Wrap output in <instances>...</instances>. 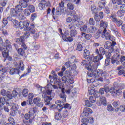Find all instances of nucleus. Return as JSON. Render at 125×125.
I'll return each mask as SVG.
<instances>
[{
  "instance_id": "nucleus-1",
  "label": "nucleus",
  "mask_w": 125,
  "mask_h": 125,
  "mask_svg": "<svg viewBox=\"0 0 125 125\" xmlns=\"http://www.w3.org/2000/svg\"><path fill=\"white\" fill-rule=\"evenodd\" d=\"M82 66H85L87 70H89L87 72L88 76H93L95 77V75H100L102 72L99 70L97 72L95 71L97 69L98 67V63H97L96 61H94V56L93 55H91L89 59H87V61L83 60L81 62Z\"/></svg>"
},
{
  "instance_id": "nucleus-2",
  "label": "nucleus",
  "mask_w": 125,
  "mask_h": 125,
  "mask_svg": "<svg viewBox=\"0 0 125 125\" xmlns=\"http://www.w3.org/2000/svg\"><path fill=\"white\" fill-rule=\"evenodd\" d=\"M23 25L24 26V30L27 31L24 33V35L23 36H21V40L22 42H24V40L28 39L30 37L31 34H35L36 33V30H35V25L34 24H30V21H27L23 22Z\"/></svg>"
},
{
  "instance_id": "nucleus-3",
  "label": "nucleus",
  "mask_w": 125,
  "mask_h": 125,
  "mask_svg": "<svg viewBox=\"0 0 125 125\" xmlns=\"http://www.w3.org/2000/svg\"><path fill=\"white\" fill-rule=\"evenodd\" d=\"M42 88L43 89H44L42 92L43 94L42 96L44 99V101L45 102H47L52 100V98L55 96V94L54 93H52V90L48 87Z\"/></svg>"
},
{
  "instance_id": "nucleus-4",
  "label": "nucleus",
  "mask_w": 125,
  "mask_h": 125,
  "mask_svg": "<svg viewBox=\"0 0 125 125\" xmlns=\"http://www.w3.org/2000/svg\"><path fill=\"white\" fill-rule=\"evenodd\" d=\"M73 20L74 22H77V23H76L75 25L76 27L80 28V31L81 32H84L85 33H88V27L87 25H84L83 26H82V25H83V21H80V18L78 17H74Z\"/></svg>"
},
{
  "instance_id": "nucleus-5",
  "label": "nucleus",
  "mask_w": 125,
  "mask_h": 125,
  "mask_svg": "<svg viewBox=\"0 0 125 125\" xmlns=\"http://www.w3.org/2000/svg\"><path fill=\"white\" fill-rule=\"evenodd\" d=\"M73 84L74 83V79L71 77V73L70 71H66L65 73V76L62 78V83H66Z\"/></svg>"
},
{
  "instance_id": "nucleus-6",
  "label": "nucleus",
  "mask_w": 125,
  "mask_h": 125,
  "mask_svg": "<svg viewBox=\"0 0 125 125\" xmlns=\"http://www.w3.org/2000/svg\"><path fill=\"white\" fill-rule=\"evenodd\" d=\"M18 41L20 42V44H21L22 47L18 49V53L20 55H21V56H24V55H25V53H26L25 50H27V49H28L27 45L25 44V39L24 40L23 42H22L21 37H20V39H18Z\"/></svg>"
},
{
  "instance_id": "nucleus-7",
  "label": "nucleus",
  "mask_w": 125,
  "mask_h": 125,
  "mask_svg": "<svg viewBox=\"0 0 125 125\" xmlns=\"http://www.w3.org/2000/svg\"><path fill=\"white\" fill-rule=\"evenodd\" d=\"M100 54L94 57V61L96 62V63H98V66H99V61L103 58V55L106 54V50L103 47H100L99 48Z\"/></svg>"
},
{
  "instance_id": "nucleus-8",
  "label": "nucleus",
  "mask_w": 125,
  "mask_h": 125,
  "mask_svg": "<svg viewBox=\"0 0 125 125\" xmlns=\"http://www.w3.org/2000/svg\"><path fill=\"white\" fill-rule=\"evenodd\" d=\"M49 78L50 80V83H54V84H57L59 85L61 83V79L59 78H58L57 74H55L53 76L50 75L49 76Z\"/></svg>"
},
{
  "instance_id": "nucleus-9",
  "label": "nucleus",
  "mask_w": 125,
  "mask_h": 125,
  "mask_svg": "<svg viewBox=\"0 0 125 125\" xmlns=\"http://www.w3.org/2000/svg\"><path fill=\"white\" fill-rule=\"evenodd\" d=\"M98 71H100V72H101L102 73L100 74H97V73H96V75H95V76H93L92 75H88V77H90L91 78H94L95 79L96 81H99L100 82H103V78L102 77L98 78L99 77H104V73H103V71L102 70H100L99 69H97L95 70V72H98Z\"/></svg>"
},
{
  "instance_id": "nucleus-10",
  "label": "nucleus",
  "mask_w": 125,
  "mask_h": 125,
  "mask_svg": "<svg viewBox=\"0 0 125 125\" xmlns=\"http://www.w3.org/2000/svg\"><path fill=\"white\" fill-rule=\"evenodd\" d=\"M8 51H8L7 49H1V52L2 53L3 57L6 58L4 59V61H5L6 59L9 60V61H11L12 60V58L9 56Z\"/></svg>"
},
{
  "instance_id": "nucleus-11",
  "label": "nucleus",
  "mask_w": 125,
  "mask_h": 125,
  "mask_svg": "<svg viewBox=\"0 0 125 125\" xmlns=\"http://www.w3.org/2000/svg\"><path fill=\"white\" fill-rule=\"evenodd\" d=\"M96 104L97 106H101L103 105V106H106L107 105V100L106 97L104 96H102L100 97V101H97L96 102Z\"/></svg>"
},
{
  "instance_id": "nucleus-12",
  "label": "nucleus",
  "mask_w": 125,
  "mask_h": 125,
  "mask_svg": "<svg viewBox=\"0 0 125 125\" xmlns=\"http://www.w3.org/2000/svg\"><path fill=\"white\" fill-rule=\"evenodd\" d=\"M119 60H120V54L116 53L111 58V63L112 64H115L116 63V64L118 65L119 62Z\"/></svg>"
},
{
  "instance_id": "nucleus-13",
  "label": "nucleus",
  "mask_w": 125,
  "mask_h": 125,
  "mask_svg": "<svg viewBox=\"0 0 125 125\" xmlns=\"http://www.w3.org/2000/svg\"><path fill=\"white\" fill-rule=\"evenodd\" d=\"M110 19L112 20V22L114 23H116L117 26L118 27H120L123 24V21L121 20H118L115 16H110Z\"/></svg>"
},
{
  "instance_id": "nucleus-14",
  "label": "nucleus",
  "mask_w": 125,
  "mask_h": 125,
  "mask_svg": "<svg viewBox=\"0 0 125 125\" xmlns=\"http://www.w3.org/2000/svg\"><path fill=\"white\" fill-rule=\"evenodd\" d=\"M100 27L104 29L103 31V34H105V32H107V28H108V22H104L103 21H101Z\"/></svg>"
},
{
  "instance_id": "nucleus-15",
  "label": "nucleus",
  "mask_w": 125,
  "mask_h": 125,
  "mask_svg": "<svg viewBox=\"0 0 125 125\" xmlns=\"http://www.w3.org/2000/svg\"><path fill=\"white\" fill-rule=\"evenodd\" d=\"M9 73L10 75H18L20 74V70L18 68H11L9 69Z\"/></svg>"
},
{
  "instance_id": "nucleus-16",
  "label": "nucleus",
  "mask_w": 125,
  "mask_h": 125,
  "mask_svg": "<svg viewBox=\"0 0 125 125\" xmlns=\"http://www.w3.org/2000/svg\"><path fill=\"white\" fill-rule=\"evenodd\" d=\"M117 70L119 71L118 72V75L119 76H122V75L124 76L125 77V67H123L122 66H119L117 67Z\"/></svg>"
},
{
  "instance_id": "nucleus-17",
  "label": "nucleus",
  "mask_w": 125,
  "mask_h": 125,
  "mask_svg": "<svg viewBox=\"0 0 125 125\" xmlns=\"http://www.w3.org/2000/svg\"><path fill=\"white\" fill-rule=\"evenodd\" d=\"M6 103V100L4 97H0V111L3 110V106Z\"/></svg>"
},
{
  "instance_id": "nucleus-18",
  "label": "nucleus",
  "mask_w": 125,
  "mask_h": 125,
  "mask_svg": "<svg viewBox=\"0 0 125 125\" xmlns=\"http://www.w3.org/2000/svg\"><path fill=\"white\" fill-rule=\"evenodd\" d=\"M28 99L27 100V104L32 105L33 104V98H34V94L30 93L28 96Z\"/></svg>"
},
{
  "instance_id": "nucleus-19",
  "label": "nucleus",
  "mask_w": 125,
  "mask_h": 125,
  "mask_svg": "<svg viewBox=\"0 0 125 125\" xmlns=\"http://www.w3.org/2000/svg\"><path fill=\"white\" fill-rule=\"evenodd\" d=\"M90 55V52L87 49H85L83 51V57L85 59H89L91 56Z\"/></svg>"
},
{
  "instance_id": "nucleus-20",
  "label": "nucleus",
  "mask_w": 125,
  "mask_h": 125,
  "mask_svg": "<svg viewBox=\"0 0 125 125\" xmlns=\"http://www.w3.org/2000/svg\"><path fill=\"white\" fill-rule=\"evenodd\" d=\"M65 102H66V100L64 101V99L62 98V102H61L60 104H59V108L58 109V112H62V110L64 109V106H65Z\"/></svg>"
},
{
  "instance_id": "nucleus-21",
  "label": "nucleus",
  "mask_w": 125,
  "mask_h": 125,
  "mask_svg": "<svg viewBox=\"0 0 125 125\" xmlns=\"http://www.w3.org/2000/svg\"><path fill=\"white\" fill-rule=\"evenodd\" d=\"M22 7V6L20 4H19V5H17L15 7L16 10L19 13V16H20V15H21V16H23V15H22V13H20L21 12V11H22V10H23V8Z\"/></svg>"
},
{
  "instance_id": "nucleus-22",
  "label": "nucleus",
  "mask_w": 125,
  "mask_h": 125,
  "mask_svg": "<svg viewBox=\"0 0 125 125\" xmlns=\"http://www.w3.org/2000/svg\"><path fill=\"white\" fill-rule=\"evenodd\" d=\"M5 42H6V46H4L3 47H4V48H1V49H6L8 51H9V49L11 48V45H10V42H9V40L7 39L5 41Z\"/></svg>"
},
{
  "instance_id": "nucleus-23",
  "label": "nucleus",
  "mask_w": 125,
  "mask_h": 125,
  "mask_svg": "<svg viewBox=\"0 0 125 125\" xmlns=\"http://www.w3.org/2000/svg\"><path fill=\"white\" fill-rule=\"evenodd\" d=\"M60 98H63V101H66V99H67V95L65 93V89H62V93L60 94Z\"/></svg>"
},
{
  "instance_id": "nucleus-24",
  "label": "nucleus",
  "mask_w": 125,
  "mask_h": 125,
  "mask_svg": "<svg viewBox=\"0 0 125 125\" xmlns=\"http://www.w3.org/2000/svg\"><path fill=\"white\" fill-rule=\"evenodd\" d=\"M46 102L45 105L47 106H49V108L52 109H56V108H57V106L55 105V104H52L51 103H50V101H48Z\"/></svg>"
},
{
  "instance_id": "nucleus-25",
  "label": "nucleus",
  "mask_w": 125,
  "mask_h": 125,
  "mask_svg": "<svg viewBox=\"0 0 125 125\" xmlns=\"http://www.w3.org/2000/svg\"><path fill=\"white\" fill-rule=\"evenodd\" d=\"M55 119L57 121H60L62 119V115H61V112L58 111L55 113Z\"/></svg>"
},
{
  "instance_id": "nucleus-26",
  "label": "nucleus",
  "mask_w": 125,
  "mask_h": 125,
  "mask_svg": "<svg viewBox=\"0 0 125 125\" xmlns=\"http://www.w3.org/2000/svg\"><path fill=\"white\" fill-rule=\"evenodd\" d=\"M106 3V0H101L99 3V7L100 8H104V7H105Z\"/></svg>"
},
{
  "instance_id": "nucleus-27",
  "label": "nucleus",
  "mask_w": 125,
  "mask_h": 125,
  "mask_svg": "<svg viewBox=\"0 0 125 125\" xmlns=\"http://www.w3.org/2000/svg\"><path fill=\"white\" fill-rule=\"evenodd\" d=\"M55 12V8H52V11L51 9L50 8H48L47 10V15H52V16H53L54 15V13ZM51 13V14H50Z\"/></svg>"
},
{
  "instance_id": "nucleus-28",
  "label": "nucleus",
  "mask_w": 125,
  "mask_h": 125,
  "mask_svg": "<svg viewBox=\"0 0 125 125\" xmlns=\"http://www.w3.org/2000/svg\"><path fill=\"white\" fill-rule=\"evenodd\" d=\"M62 39L65 42H73L74 41L73 37L70 36L67 37L66 35L62 36Z\"/></svg>"
},
{
  "instance_id": "nucleus-29",
  "label": "nucleus",
  "mask_w": 125,
  "mask_h": 125,
  "mask_svg": "<svg viewBox=\"0 0 125 125\" xmlns=\"http://www.w3.org/2000/svg\"><path fill=\"white\" fill-rule=\"evenodd\" d=\"M25 65H24V62L22 61H20L18 66L19 70H21V71H24V68Z\"/></svg>"
},
{
  "instance_id": "nucleus-30",
  "label": "nucleus",
  "mask_w": 125,
  "mask_h": 125,
  "mask_svg": "<svg viewBox=\"0 0 125 125\" xmlns=\"http://www.w3.org/2000/svg\"><path fill=\"white\" fill-rule=\"evenodd\" d=\"M12 19V18L10 16L7 17V19L4 18L3 19V25H4V26H6V25H7V24H8V21H7V20H9L10 21H11Z\"/></svg>"
},
{
  "instance_id": "nucleus-31",
  "label": "nucleus",
  "mask_w": 125,
  "mask_h": 125,
  "mask_svg": "<svg viewBox=\"0 0 125 125\" xmlns=\"http://www.w3.org/2000/svg\"><path fill=\"white\" fill-rule=\"evenodd\" d=\"M24 118L26 120V121H27V120L31 119V118L32 119H35V116H34V114L29 113V114H25V115L24 116Z\"/></svg>"
},
{
  "instance_id": "nucleus-32",
  "label": "nucleus",
  "mask_w": 125,
  "mask_h": 125,
  "mask_svg": "<svg viewBox=\"0 0 125 125\" xmlns=\"http://www.w3.org/2000/svg\"><path fill=\"white\" fill-rule=\"evenodd\" d=\"M10 13L11 16H16L17 14L19 15V13H18V12L16 10L14 9V8L11 9Z\"/></svg>"
},
{
  "instance_id": "nucleus-33",
  "label": "nucleus",
  "mask_w": 125,
  "mask_h": 125,
  "mask_svg": "<svg viewBox=\"0 0 125 125\" xmlns=\"http://www.w3.org/2000/svg\"><path fill=\"white\" fill-rule=\"evenodd\" d=\"M19 4H21V6L23 7V8H26V7H28V3L23 0H20L19 1Z\"/></svg>"
},
{
  "instance_id": "nucleus-34",
  "label": "nucleus",
  "mask_w": 125,
  "mask_h": 125,
  "mask_svg": "<svg viewBox=\"0 0 125 125\" xmlns=\"http://www.w3.org/2000/svg\"><path fill=\"white\" fill-rule=\"evenodd\" d=\"M97 29L96 27L93 26H90L89 28H88V33H95L96 32Z\"/></svg>"
},
{
  "instance_id": "nucleus-35",
  "label": "nucleus",
  "mask_w": 125,
  "mask_h": 125,
  "mask_svg": "<svg viewBox=\"0 0 125 125\" xmlns=\"http://www.w3.org/2000/svg\"><path fill=\"white\" fill-rule=\"evenodd\" d=\"M62 117H63L64 119H66L68 116H69V112H68V110L67 109H64L62 112Z\"/></svg>"
},
{
  "instance_id": "nucleus-36",
  "label": "nucleus",
  "mask_w": 125,
  "mask_h": 125,
  "mask_svg": "<svg viewBox=\"0 0 125 125\" xmlns=\"http://www.w3.org/2000/svg\"><path fill=\"white\" fill-rule=\"evenodd\" d=\"M120 61L122 65L124 66V70H125V56H121L120 57Z\"/></svg>"
},
{
  "instance_id": "nucleus-37",
  "label": "nucleus",
  "mask_w": 125,
  "mask_h": 125,
  "mask_svg": "<svg viewBox=\"0 0 125 125\" xmlns=\"http://www.w3.org/2000/svg\"><path fill=\"white\" fill-rule=\"evenodd\" d=\"M67 9H69V10H74L75 9V6L74 4L72 3H68L67 5Z\"/></svg>"
},
{
  "instance_id": "nucleus-38",
  "label": "nucleus",
  "mask_w": 125,
  "mask_h": 125,
  "mask_svg": "<svg viewBox=\"0 0 125 125\" xmlns=\"http://www.w3.org/2000/svg\"><path fill=\"white\" fill-rule=\"evenodd\" d=\"M62 13V9L59 7H57L56 9V15H61Z\"/></svg>"
},
{
  "instance_id": "nucleus-39",
  "label": "nucleus",
  "mask_w": 125,
  "mask_h": 125,
  "mask_svg": "<svg viewBox=\"0 0 125 125\" xmlns=\"http://www.w3.org/2000/svg\"><path fill=\"white\" fill-rule=\"evenodd\" d=\"M7 70H8V67H5L1 65L0 66V72H2V73H6Z\"/></svg>"
},
{
  "instance_id": "nucleus-40",
  "label": "nucleus",
  "mask_w": 125,
  "mask_h": 125,
  "mask_svg": "<svg viewBox=\"0 0 125 125\" xmlns=\"http://www.w3.org/2000/svg\"><path fill=\"white\" fill-rule=\"evenodd\" d=\"M88 92L90 95H92V94L95 95V90H94V88H91V87H89L88 89Z\"/></svg>"
},
{
  "instance_id": "nucleus-41",
  "label": "nucleus",
  "mask_w": 125,
  "mask_h": 125,
  "mask_svg": "<svg viewBox=\"0 0 125 125\" xmlns=\"http://www.w3.org/2000/svg\"><path fill=\"white\" fill-rule=\"evenodd\" d=\"M121 6H117L115 8H120V10L123 12H125V4H121Z\"/></svg>"
},
{
  "instance_id": "nucleus-42",
  "label": "nucleus",
  "mask_w": 125,
  "mask_h": 125,
  "mask_svg": "<svg viewBox=\"0 0 125 125\" xmlns=\"http://www.w3.org/2000/svg\"><path fill=\"white\" fill-rule=\"evenodd\" d=\"M13 26L14 28H18L19 27V22L18 21L15 20L13 21Z\"/></svg>"
},
{
  "instance_id": "nucleus-43",
  "label": "nucleus",
  "mask_w": 125,
  "mask_h": 125,
  "mask_svg": "<svg viewBox=\"0 0 125 125\" xmlns=\"http://www.w3.org/2000/svg\"><path fill=\"white\" fill-rule=\"evenodd\" d=\"M111 46L112 44H111V42H107L104 44V48L105 49H109Z\"/></svg>"
},
{
  "instance_id": "nucleus-44",
  "label": "nucleus",
  "mask_w": 125,
  "mask_h": 125,
  "mask_svg": "<svg viewBox=\"0 0 125 125\" xmlns=\"http://www.w3.org/2000/svg\"><path fill=\"white\" fill-rule=\"evenodd\" d=\"M28 94L29 90L28 89H23L22 91V95L24 96V97H27Z\"/></svg>"
},
{
  "instance_id": "nucleus-45",
  "label": "nucleus",
  "mask_w": 125,
  "mask_h": 125,
  "mask_svg": "<svg viewBox=\"0 0 125 125\" xmlns=\"http://www.w3.org/2000/svg\"><path fill=\"white\" fill-rule=\"evenodd\" d=\"M19 108V106H18V105L15 104H13L12 105L11 109L12 111H14V112L17 111Z\"/></svg>"
},
{
  "instance_id": "nucleus-46",
  "label": "nucleus",
  "mask_w": 125,
  "mask_h": 125,
  "mask_svg": "<svg viewBox=\"0 0 125 125\" xmlns=\"http://www.w3.org/2000/svg\"><path fill=\"white\" fill-rule=\"evenodd\" d=\"M6 105L7 106H4V110L5 112H7V113H8V112H9V108H8V107H9V106H10V103L6 102Z\"/></svg>"
},
{
  "instance_id": "nucleus-47",
  "label": "nucleus",
  "mask_w": 125,
  "mask_h": 125,
  "mask_svg": "<svg viewBox=\"0 0 125 125\" xmlns=\"http://www.w3.org/2000/svg\"><path fill=\"white\" fill-rule=\"evenodd\" d=\"M58 7H60V8H64L65 7V3L64 2V0H62L61 2L59 3V6Z\"/></svg>"
},
{
  "instance_id": "nucleus-48",
  "label": "nucleus",
  "mask_w": 125,
  "mask_h": 125,
  "mask_svg": "<svg viewBox=\"0 0 125 125\" xmlns=\"http://www.w3.org/2000/svg\"><path fill=\"white\" fill-rule=\"evenodd\" d=\"M91 11L92 13L94 14L95 16H97V13H96V6H91Z\"/></svg>"
},
{
  "instance_id": "nucleus-49",
  "label": "nucleus",
  "mask_w": 125,
  "mask_h": 125,
  "mask_svg": "<svg viewBox=\"0 0 125 125\" xmlns=\"http://www.w3.org/2000/svg\"><path fill=\"white\" fill-rule=\"evenodd\" d=\"M85 105L86 107H91L92 106V103L91 102H90L89 100H86L85 101Z\"/></svg>"
},
{
  "instance_id": "nucleus-50",
  "label": "nucleus",
  "mask_w": 125,
  "mask_h": 125,
  "mask_svg": "<svg viewBox=\"0 0 125 125\" xmlns=\"http://www.w3.org/2000/svg\"><path fill=\"white\" fill-rule=\"evenodd\" d=\"M6 96L7 97V98H8L7 100H9L13 98V96H12V94H11V93L9 91H7V94H6Z\"/></svg>"
},
{
  "instance_id": "nucleus-51",
  "label": "nucleus",
  "mask_w": 125,
  "mask_h": 125,
  "mask_svg": "<svg viewBox=\"0 0 125 125\" xmlns=\"http://www.w3.org/2000/svg\"><path fill=\"white\" fill-rule=\"evenodd\" d=\"M103 36H104L106 40H109V38L111 36V35L110 34V33L105 32L104 34L103 33Z\"/></svg>"
},
{
  "instance_id": "nucleus-52",
  "label": "nucleus",
  "mask_w": 125,
  "mask_h": 125,
  "mask_svg": "<svg viewBox=\"0 0 125 125\" xmlns=\"http://www.w3.org/2000/svg\"><path fill=\"white\" fill-rule=\"evenodd\" d=\"M76 35H77V30H76V29H73V30L70 31V36L72 38L76 37Z\"/></svg>"
},
{
  "instance_id": "nucleus-53",
  "label": "nucleus",
  "mask_w": 125,
  "mask_h": 125,
  "mask_svg": "<svg viewBox=\"0 0 125 125\" xmlns=\"http://www.w3.org/2000/svg\"><path fill=\"white\" fill-rule=\"evenodd\" d=\"M76 49L78 51H83V45H82L81 44H78L77 45Z\"/></svg>"
},
{
  "instance_id": "nucleus-54",
  "label": "nucleus",
  "mask_w": 125,
  "mask_h": 125,
  "mask_svg": "<svg viewBox=\"0 0 125 125\" xmlns=\"http://www.w3.org/2000/svg\"><path fill=\"white\" fill-rule=\"evenodd\" d=\"M33 101L34 104H36L37 105L40 101H41V98H40L39 97H36L33 99Z\"/></svg>"
},
{
  "instance_id": "nucleus-55",
  "label": "nucleus",
  "mask_w": 125,
  "mask_h": 125,
  "mask_svg": "<svg viewBox=\"0 0 125 125\" xmlns=\"http://www.w3.org/2000/svg\"><path fill=\"white\" fill-rule=\"evenodd\" d=\"M39 9H40V10H43L45 9V4L43 3H39Z\"/></svg>"
},
{
  "instance_id": "nucleus-56",
  "label": "nucleus",
  "mask_w": 125,
  "mask_h": 125,
  "mask_svg": "<svg viewBox=\"0 0 125 125\" xmlns=\"http://www.w3.org/2000/svg\"><path fill=\"white\" fill-rule=\"evenodd\" d=\"M96 97L95 95L91 96L89 98V101L91 102V103H94L95 102V100H96Z\"/></svg>"
},
{
  "instance_id": "nucleus-57",
  "label": "nucleus",
  "mask_w": 125,
  "mask_h": 125,
  "mask_svg": "<svg viewBox=\"0 0 125 125\" xmlns=\"http://www.w3.org/2000/svg\"><path fill=\"white\" fill-rule=\"evenodd\" d=\"M123 92L121 89H119L118 90L116 89L115 93L114 94L116 96L120 95V94H122Z\"/></svg>"
},
{
  "instance_id": "nucleus-58",
  "label": "nucleus",
  "mask_w": 125,
  "mask_h": 125,
  "mask_svg": "<svg viewBox=\"0 0 125 125\" xmlns=\"http://www.w3.org/2000/svg\"><path fill=\"white\" fill-rule=\"evenodd\" d=\"M70 77L71 76H77L78 75V71H76V70H71L70 72Z\"/></svg>"
},
{
  "instance_id": "nucleus-59",
  "label": "nucleus",
  "mask_w": 125,
  "mask_h": 125,
  "mask_svg": "<svg viewBox=\"0 0 125 125\" xmlns=\"http://www.w3.org/2000/svg\"><path fill=\"white\" fill-rule=\"evenodd\" d=\"M29 11L30 12H35V7L33 5H30L28 6Z\"/></svg>"
},
{
  "instance_id": "nucleus-60",
  "label": "nucleus",
  "mask_w": 125,
  "mask_h": 125,
  "mask_svg": "<svg viewBox=\"0 0 125 125\" xmlns=\"http://www.w3.org/2000/svg\"><path fill=\"white\" fill-rule=\"evenodd\" d=\"M112 105L114 107L117 108L120 105V102L119 101H115L112 103Z\"/></svg>"
},
{
  "instance_id": "nucleus-61",
  "label": "nucleus",
  "mask_w": 125,
  "mask_h": 125,
  "mask_svg": "<svg viewBox=\"0 0 125 125\" xmlns=\"http://www.w3.org/2000/svg\"><path fill=\"white\" fill-rule=\"evenodd\" d=\"M19 27L20 29H24L25 28V26H24V22L20 21L19 23Z\"/></svg>"
},
{
  "instance_id": "nucleus-62",
  "label": "nucleus",
  "mask_w": 125,
  "mask_h": 125,
  "mask_svg": "<svg viewBox=\"0 0 125 125\" xmlns=\"http://www.w3.org/2000/svg\"><path fill=\"white\" fill-rule=\"evenodd\" d=\"M111 63V60L109 58H106L105 61V66H108Z\"/></svg>"
},
{
  "instance_id": "nucleus-63",
  "label": "nucleus",
  "mask_w": 125,
  "mask_h": 125,
  "mask_svg": "<svg viewBox=\"0 0 125 125\" xmlns=\"http://www.w3.org/2000/svg\"><path fill=\"white\" fill-rule=\"evenodd\" d=\"M12 122L8 123H6L5 125H15V121H14V119L13 118H10Z\"/></svg>"
},
{
  "instance_id": "nucleus-64",
  "label": "nucleus",
  "mask_w": 125,
  "mask_h": 125,
  "mask_svg": "<svg viewBox=\"0 0 125 125\" xmlns=\"http://www.w3.org/2000/svg\"><path fill=\"white\" fill-rule=\"evenodd\" d=\"M119 110H120L121 112H125V107L123 105H121L119 108H117V111H119Z\"/></svg>"
}]
</instances>
